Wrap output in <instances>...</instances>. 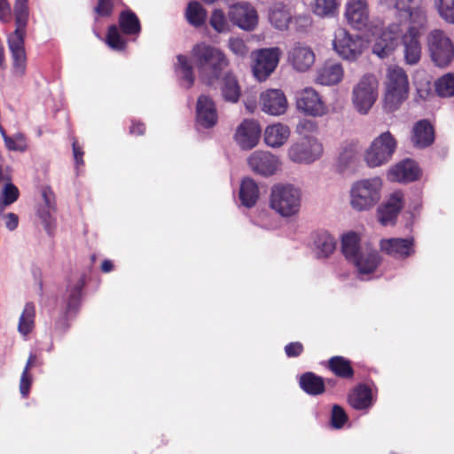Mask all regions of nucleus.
I'll return each mask as SVG.
<instances>
[{
    "label": "nucleus",
    "mask_w": 454,
    "mask_h": 454,
    "mask_svg": "<svg viewBox=\"0 0 454 454\" xmlns=\"http://www.w3.org/2000/svg\"><path fill=\"white\" fill-rule=\"evenodd\" d=\"M191 59L198 70L200 82L207 87H212L220 79L223 69L229 65V59L221 49L205 42L193 45Z\"/></svg>",
    "instance_id": "f257e3e1"
},
{
    "label": "nucleus",
    "mask_w": 454,
    "mask_h": 454,
    "mask_svg": "<svg viewBox=\"0 0 454 454\" xmlns=\"http://www.w3.org/2000/svg\"><path fill=\"white\" fill-rule=\"evenodd\" d=\"M13 11L16 27L8 35L7 44L12 59V72L13 75L22 77L27 70L25 39L29 18L28 0H15Z\"/></svg>",
    "instance_id": "f03ea898"
},
{
    "label": "nucleus",
    "mask_w": 454,
    "mask_h": 454,
    "mask_svg": "<svg viewBox=\"0 0 454 454\" xmlns=\"http://www.w3.org/2000/svg\"><path fill=\"white\" fill-rule=\"evenodd\" d=\"M86 285L87 275L84 272L81 274L74 284H71L70 280H67L66 307L54 322L52 334L62 338L69 331L71 328L70 319L75 317L80 311Z\"/></svg>",
    "instance_id": "7ed1b4c3"
},
{
    "label": "nucleus",
    "mask_w": 454,
    "mask_h": 454,
    "mask_svg": "<svg viewBox=\"0 0 454 454\" xmlns=\"http://www.w3.org/2000/svg\"><path fill=\"white\" fill-rule=\"evenodd\" d=\"M301 188L290 183H277L270 188V207L282 217L297 215L301 208Z\"/></svg>",
    "instance_id": "20e7f679"
},
{
    "label": "nucleus",
    "mask_w": 454,
    "mask_h": 454,
    "mask_svg": "<svg viewBox=\"0 0 454 454\" xmlns=\"http://www.w3.org/2000/svg\"><path fill=\"white\" fill-rule=\"evenodd\" d=\"M382 180L379 176L364 178L353 183L350 189V205L357 212L369 211L381 198Z\"/></svg>",
    "instance_id": "39448f33"
},
{
    "label": "nucleus",
    "mask_w": 454,
    "mask_h": 454,
    "mask_svg": "<svg viewBox=\"0 0 454 454\" xmlns=\"http://www.w3.org/2000/svg\"><path fill=\"white\" fill-rule=\"evenodd\" d=\"M366 31L367 36L370 35L375 37L372 53L380 59L387 58L401 44L403 33L398 23H390L386 27L371 24Z\"/></svg>",
    "instance_id": "423d86ee"
},
{
    "label": "nucleus",
    "mask_w": 454,
    "mask_h": 454,
    "mask_svg": "<svg viewBox=\"0 0 454 454\" xmlns=\"http://www.w3.org/2000/svg\"><path fill=\"white\" fill-rule=\"evenodd\" d=\"M397 148V140L390 131L382 132L375 137L364 153V160L369 168L380 167L390 160Z\"/></svg>",
    "instance_id": "0eeeda50"
},
{
    "label": "nucleus",
    "mask_w": 454,
    "mask_h": 454,
    "mask_svg": "<svg viewBox=\"0 0 454 454\" xmlns=\"http://www.w3.org/2000/svg\"><path fill=\"white\" fill-rule=\"evenodd\" d=\"M323 152V145L317 137L304 135L290 145L287 155L294 163L309 165L320 159Z\"/></svg>",
    "instance_id": "6e6552de"
},
{
    "label": "nucleus",
    "mask_w": 454,
    "mask_h": 454,
    "mask_svg": "<svg viewBox=\"0 0 454 454\" xmlns=\"http://www.w3.org/2000/svg\"><path fill=\"white\" fill-rule=\"evenodd\" d=\"M428 51L431 61L439 68H445L454 59V43L441 29L430 33Z\"/></svg>",
    "instance_id": "1a4fd4ad"
},
{
    "label": "nucleus",
    "mask_w": 454,
    "mask_h": 454,
    "mask_svg": "<svg viewBox=\"0 0 454 454\" xmlns=\"http://www.w3.org/2000/svg\"><path fill=\"white\" fill-rule=\"evenodd\" d=\"M378 98L377 81L372 74H365L353 88L352 102L356 110L366 114Z\"/></svg>",
    "instance_id": "9d476101"
},
{
    "label": "nucleus",
    "mask_w": 454,
    "mask_h": 454,
    "mask_svg": "<svg viewBox=\"0 0 454 454\" xmlns=\"http://www.w3.org/2000/svg\"><path fill=\"white\" fill-rule=\"evenodd\" d=\"M378 387L371 378L359 382L348 394L347 403L355 411H368L377 402Z\"/></svg>",
    "instance_id": "9b49d317"
},
{
    "label": "nucleus",
    "mask_w": 454,
    "mask_h": 454,
    "mask_svg": "<svg viewBox=\"0 0 454 454\" xmlns=\"http://www.w3.org/2000/svg\"><path fill=\"white\" fill-rule=\"evenodd\" d=\"M282 51L279 47L262 48L256 51L253 74L262 82L266 81L276 70L281 58Z\"/></svg>",
    "instance_id": "f8f14e48"
},
{
    "label": "nucleus",
    "mask_w": 454,
    "mask_h": 454,
    "mask_svg": "<svg viewBox=\"0 0 454 454\" xmlns=\"http://www.w3.org/2000/svg\"><path fill=\"white\" fill-rule=\"evenodd\" d=\"M404 205L405 200L403 192L400 189L395 190L389 194L386 200L378 206L376 209L378 222L382 226H395Z\"/></svg>",
    "instance_id": "ddd939ff"
},
{
    "label": "nucleus",
    "mask_w": 454,
    "mask_h": 454,
    "mask_svg": "<svg viewBox=\"0 0 454 454\" xmlns=\"http://www.w3.org/2000/svg\"><path fill=\"white\" fill-rule=\"evenodd\" d=\"M296 108L304 115L321 117L328 113V107L318 92L312 87H307L295 95Z\"/></svg>",
    "instance_id": "4468645a"
},
{
    "label": "nucleus",
    "mask_w": 454,
    "mask_h": 454,
    "mask_svg": "<svg viewBox=\"0 0 454 454\" xmlns=\"http://www.w3.org/2000/svg\"><path fill=\"white\" fill-rule=\"evenodd\" d=\"M251 170L262 177L274 176L280 169L282 162L279 158L269 151L257 150L247 158Z\"/></svg>",
    "instance_id": "2eb2a0df"
},
{
    "label": "nucleus",
    "mask_w": 454,
    "mask_h": 454,
    "mask_svg": "<svg viewBox=\"0 0 454 454\" xmlns=\"http://www.w3.org/2000/svg\"><path fill=\"white\" fill-rule=\"evenodd\" d=\"M415 239L412 235L405 238H388L380 240V250L398 260H405L416 254Z\"/></svg>",
    "instance_id": "dca6fc26"
},
{
    "label": "nucleus",
    "mask_w": 454,
    "mask_h": 454,
    "mask_svg": "<svg viewBox=\"0 0 454 454\" xmlns=\"http://www.w3.org/2000/svg\"><path fill=\"white\" fill-rule=\"evenodd\" d=\"M229 20L233 26L251 32L258 24V13L249 3H237L232 4L228 12Z\"/></svg>",
    "instance_id": "f3484780"
},
{
    "label": "nucleus",
    "mask_w": 454,
    "mask_h": 454,
    "mask_svg": "<svg viewBox=\"0 0 454 454\" xmlns=\"http://www.w3.org/2000/svg\"><path fill=\"white\" fill-rule=\"evenodd\" d=\"M262 137V128L257 120L244 119L234 134V141L243 151L254 149Z\"/></svg>",
    "instance_id": "a211bd4d"
},
{
    "label": "nucleus",
    "mask_w": 454,
    "mask_h": 454,
    "mask_svg": "<svg viewBox=\"0 0 454 454\" xmlns=\"http://www.w3.org/2000/svg\"><path fill=\"white\" fill-rule=\"evenodd\" d=\"M387 175L393 176V181L400 184H409L419 181L423 175V170L416 160L404 158L391 166Z\"/></svg>",
    "instance_id": "6ab92c4d"
},
{
    "label": "nucleus",
    "mask_w": 454,
    "mask_h": 454,
    "mask_svg": "<svg viewBox=\"0 0 454 454\" xmlns=\"http://www.w3.org/2000/svg\"><path fill=\"white\" fill-rule=\"evenodd\" d=\"M195 121L203 129L214 128L218 121V114L215 101L210 96H199L195 107Z\"/></svg>",
    "instance_id": "aec40b11"
},
{
    "label": "nucleus",
    "mask_w": 454,
    "mask_h": 454,
    "mask_svg": "<svg viewBox=\"0 0 454 454\" xmlns=\"http://www.w3.org/2000/svg\"><path fill=\"white\" fill-rule=\"evenodd\" d=\"M363 35H352L347 30H343L341 39L333 41V50L338 55L346 60H356L362 54Z\"/></svg>",
    "instance_id": "412c9836"
},
{
    "label": "nucleus",
    "mask_w": 454,
    "mask_h": 454,
    "mask_svg": "<svg viewBox=\"0 0 454 454\" xmlns=\"http://www.w3.org/2000/svg\"><path fill=\"white\" fill-rule=\"evenodd\" d=\"M262 111L270 115L283 114L288 103L284 91L280 89H269L260 95Z\"/></svg>",
    "instance_id": "4be33fe9"
},
{
    "label": "nucleus",
    "mask_w": 454,
    "mask_h": 454,
    "mask_svg": "<svg viewBox=\"0 0 454 454\" xmlns=\"http://www.w3.org/2000/svg\"><path fill=\"white\" fill-rule=\"evenodd\" d=\"M320 364L338 379L349 381L355 379L356 371L354 364L346 356L340 355L333 356L327 360L321 361Z\"/></svg>",
    "instance_id": "5701e85b"
},
{
    "label": "nucleus",
    "mask_w": 454,
    "mask_h": 454,
    "mask_svg": "<svg viewBox=\"0 0 454 454\" xmlns=\"http://www.w3.org/2000/svg\"><path fill=\"white\" fill-rule=\"evenodd\" d=\"M419 30L415 26H410L405 34H403L401 43L404 46V60L408 65H416L421 58V45L419 43Z\"/></svg>",
    "instance_id": "b1692460"
},
{
    "label": "nucleus",
    "mask_w": 454,
    "mask_h": 454,
    "mask_svg": "<svg viewBox=\"0 0 454 454\" xmlns=\"http://www.w3.org/2000/svg\"><path fill=\"white\" fill-rule=\"evenodd\" d=\"M411 133V142L415 148L425 149L434 143L435 129L428 119H421L416 121Z\"/></svg>",
    "instance_id": "393cba45"
},
{
    "label": "nucleus",
    "mask_w": 454,
    "mask_h": 454,
    "mask_svg": "<svg viewBox=\"0 0 454 454\" xmlns=\"http://www.w3.org/2000/svg\"><path fill=\"white\" fill-rule=\"evenodd\" d=\"M344 15L348 23L355 24L359 30L371 25L366 0H348Z\"/></svg>",
    "instance_id": "a878e982"
},
{
    "label": "nucleus",
    "mask_w": 454,
    "mask_h": 454,
    "mask_svg": "<svg viewBox=\"0 0 454 454\" xmlns=\"http://www.w3.org/2000/svg\"><path fill=\"white\" fill-rule=\"evenodd\" d=\"M310 238L317 249L316 254L318 259L329 258L336 249V239L327 230L313 231Z\"/></svg>",
    "instance_id": "bb28decb"
},
{
    "label": "nucleus",
    "mask_w": 454,
    "mask_h": 454,
    "mask_svg": "<svg viewBox=\"0 0 454 454\" xmlns=\"http://www.w3.org/2000/svg\"><path fill=\"white\" fill-rule=\"evenodd\" d=\"M177 63L175 65V73L178 78V83L185 90L193 87L196 80L193 62L184 54L176 56Z\"/></svg>",
    "instance_id": "cd10ccee"
},
{
    "label": "nucleus",
    "mask_w": 454,
    "mask_h": 454,
    "mask_svg": "<svg viewBox=\"0 0 454 454\" xmlns=\"http://www.w3.org/2000/svg\"><path fill=\"white\" fill-rule=\"evenodd\" d=\"M325 380L314 372H305L298 376L300 388L308 395L318 396L325 393Z\"/></svg>",
    "instance_id": "c85d7f7f"
},
{
    "label": "nucleus",
    "mask_w": 454,
    "mask_h": 454,
    "mask_svg": "<svg viewBox=\"0 0 454 454\" xmlns=\"http://www.w3.org/2000/svg\"><path fill=\"white\" fill-rule=\"evenodd\" d=\"M121 33L126 36H139L142 32V25L137 13L129 7H126L120 12L118 16V24H116Z\"/></svg>",
    "instance_id": "c756f323"
},
{
    "label": "nucleus",
    "mask_w": 454,
    "mask_h": 454,
    "mask_svg": "<svg viewBox=\"0 0 454 454\" xmlns=\"http://www.w3.org/2000/svg\"><path fill=\"white\" fill-rule=\"evenodd\" d=\"M289 59L293 67L298 72H306L315 62V54L309 46L297 43L292 50Z\"/></svg>",
    "instance_id": "7c9ffc66"
},
{
    "label": "nucleus",
    "mask_w": 454,
    "mask_h": 454,
    "mask_svg": "<svg viewBox=\"0 0 454 454\" xmlns=\"http://www.w3.org/2000/svg\"><path fill=\"white\" fill-rule=\"evenodd\" d=\"M290 136L287 125L278 122L268 125L264 130L263 141L266 145L278 148L283 145Z\"/></svg>",
    "instance_id": "2f4dec72"
},
{
    "label": "nucleus",
    "mask_w": 454,
    "mask_h": 454,
    "mask_svg": "<svg viewBox=\"0 0 454 454\" xmlns=\"http://www.w3.org/2000/svg\"><path fill=\"white\" fill-rule=\"evenodd\" d=\"M259 196L260 191L257 183L250 176L243 177L239 191L240 205L250 209L255 206Z\"/></svg>",
    "instance_id": "473e14b6"
},
{
    "label": "nucleus",
    "mask_w": 454,
    "mask_h": 454,
    "mask_svg": "<svg viewBox=\"0 0 454 454\" xmlns=\"http://www.w3.org/2000/svg\"><path fill=\"white\" fill-rule=\"evenodd\" d=\"M268 20L276 29L284 31L292 22V15L286 4L283 2H277L270 7Z\"/></svg>",
    "instance_id": "72a5a7b5"
},
{
    "label": "nucleus",
    "mask_w": 454,
    "mask_h": 454,
    "mask_svg": "<svg viewBox=\"0 0 454 454\" xmlns=\"http://www.w3.org/2000/svg\"><path fill=\"white\" fill-rule=\"evenodd\" d=\"M340 251L348 262H352L357 256L361 255L363 251L360 235L354 231L344 233L340 239Z\"/></svg>",
    "instance_id": "f704fd0d"
},
{
    "label": "nucleus",
    "mask_w": 454,
    "mask_h": 454,
    "mask_svg": "<svg viewBox=\"0 0 454 454\" xmlns=\"http://www.w3.org/2000/svg\"><path fill=\"white\" fill-rule=\"evenodd\" d=\"M382 256L380 253L372 248L364 257V253L357 256L351 263L356 268L359 275L373 274L382 262Z\"/></svg>",
    "instance_id": "c9c22d12"
},
{
    "label": "nucleus",
    "mask_w": 454,
    "mask_h": 454,
    "mask_svg": "<svg viewBox=\"0 0 454 454\" xmlns=\"http://www.w3.org/2000/svg\"><path fill=\"white\" fill-rule=\"evenodd\" d=\"M387 77L389 79V82L387 88L395 91L403 92V95L405 94L406 96H409V78L403 67L395 66L389 68Z\"/></svg>",
    "instance_id": "e433bc0d"
},
{
    "label": "nucleus",
    "mask_w": 454,
    "mask_h": 454,
    "mask_svg": "<svg viewBox=\"0 0 454 454\" xmlns=\"http://www.w3.org/2000/svg\"><path fill=\"white\" fill-rule=\"evenodd\" d=\"M207 12L203 5L197 0L188 3L185 10L187 22L192 27L199 28L205 25Z\"/></svg>",
    "instance_id": "4c0bfd02"
},
{
    "label": "nucleus",
    "mask_w": 454,
    "mask_h": 454,
    "mask_svg": "<svg viewBox=\"0 0 454 454\" xmlns=\"http://www.w3.org/2000/svg\"><path fill=\"white\" fill-rule=\"evenodd\" d=\"M223 84L222 87V95L225 101L237 103L241 96V90L238 79L229 71L223 77Z\"/></svg>",
    "instance_id": "58836bf2"
},
{
    "label": "nucleus",
    "mask_w": 454,
    "mask_h": 454,
    "mask_svg": "<svg viewBox=\"0 0 454 454\" xmlns=\"http://www.w3.org/2000/svg\"><path fill=\"white\" fill-rule=\"evenodd\" d=\"M125 36L116 24H111L107 27L104 42L111 50L122 51L128 45V39Z\"/></svg>",
    "instance_id": "ea45409f"
},
{
    "label": "nucleus",
    "mask_w": 454,
    "mask_h": 454,
    "mask_svg": "<svg viewBox=\"0 0 454 454\" xmlns=\"http://www.w3.org/2000/svg\"><path fill=\"white\" fill-rule=\"evenodd\" d=\"M35 306L34 302H26L18 324V332L21 335L26 336L33 331L35 327Z\"/></svg>",
    "instance_id": "a19ab883"
},
{
    "label": "nucleus",
    "mask_w": 454,
    "mask_h": 454,
    "mask_svg": "<svg viewBox=\"0 0 454 454\" xmlns=\"http://www.w3.org/2000/svg\"><path fill=\"white\" fill-rule=\"evenodd\" d=\"M434 92L441 98L454 97V72H449L434 82Z\"/></svg>",
    "instance_id": "79ce46f5"
},
{
    "label": "nucleus",
    "mask_w": 454,
    "mask_h": 454,
    "mask_svg": "<svg viewBox=\"0 0 454 454\" xmlns=\"http://www.w3.org/2000/svg\"><path fill=\"white\" fill-rule=\"evenodd\" d=\"M343 78V68L340 64H333L318 73L317 82L321 85L339 83Z\"/></svg>",
    "instance_id": "37998d69"
},
{
    "label": "nucleus",
    "mask_w": 454,
    "mask_h": 454,
    "mask_svg": "<svg viewBox=\"0 0 454 454\" xmlns=\"http://www.w3.org/2000/svg\"><path fill=\"white\" fill-rule=\"evenodd\" d=\"M409 96L387 88L383 98V109L387 114L397 111Z\"/></svg>",
    "instance_id": "c03bdc74"
},
{
    "label": "nucleus",
    "mask_w": 454,
    "mask_h": 454,
    "mask_svg": "<svg viewBox=\"0 0 454 454\" xmlns=\"http://www.w3.org/2000/svg\"><path fill=\"white\" fill-rule=\"evenodd\" d=\"M348 421V415L345 409L338 404L332 405L329 426L331 428L340 430L344 427L345 424Z\"/></svg>",
    "instance_id": "a18cd8bd"
},
{
    "label": "nucleus",
    "mask_w": 454,
    "mask_h": 454,
    "mask_svg": "<svg viewBox=\"0 0 454 454\" xmlns=\"http://www.w3.org/2000/svg\"><path fill=\"white\" fill-rule=\"evenodd\" d=\"M340 3L338 0H316L314 13L321 16H333L337 13Z\"/></svg>",
    "instance_id": "49530a36"
},
{
    "label": "nucleus",
    "mask_w": 454,
    "mask_h": 454,
    "mask_svg": "<svg viewBox=\"0 0 454 454\" xmlns=\"http://www.w3.org/2000/svg\"><path fill=\"white\" fill-rule=\"evenodd\" d=\"M51 207L40 206L37 208L36 215L40 218L43 229L50 237H53L56 230V220L52 217Z\"/></svg>",
    "instance_id": "de8ad7c7"
},
{
    "label": "nucleus",
    "mask_w": 454,
    "mask_h": 454,
    "mask_svg": "<svg viewBox=\"0 0 454 454\" xmlns=\"http://www.w3.org/2000/svg\"><path fill=\"white\" fill-rule=\"evenodd\" d=\"M209 24L218 34L230 30L225 13L222 9H215L209 19Z\"/></svg>",
    "instance_id": "09e8293b"
},
{
    "label": "nucleus",
    "mask_w": 454,
    "mask_h": 454,
    "mask_svg": "<svg viewBox=\"0 0 454 454\" xmlns=\"http://www.w3.org/2000/svg\"><path fill=\"white\" fill-rule=\"evenodd\" d=\"M4 142L9 151L24 153L27 150L26 137L21 132H17L14 137H6Z\"/></svg>",
    "instance_id": "8fccbe9b"
},
{
    "label": "nucleus",
    "mask_w": 454,
    "mask_h": 454,
    "mask_svg": "<svg viewBox=\"0 0 454 454\" xmlns=\"http://www.w3.org/2000/svg\"><path fill=\"white\" fill-rule=\"evenodd\" d=\"M354 158L355 151L353 148L350 146L344 147L337 159L336 172L339 174H344L349 168Z\"/></svg>",
    "instance_id": "3c124183"
},
{
    "label": "nucleus",
    "mask_w": 454,
    "mask_h": 454,
    "mask_svg": "<svg viewBox=\"0 0 454 454\" xmlns=\"http://www.w3.org/2000/svg\"><path fill=\"white\" fill-rule=\"evenodd\" d=\"M6 180H7V182L3 185V187L0 191V199L6 201L10 205H12L19 200L20 190L11 181L10 176H7Z\"/></svg>",
    "instance_id": "603ef678"
},
{
    "label": "nucleus",
    "mask_w": 454,
    "mask_h": 454,
    "mask_svg": "<svg viewBox=\"0 0 454 454\" xmlns=\"http://www.w3.org/2000/svg\"><path fill=\"white\" fill-rule=\"evenodd\" d=\"M440 17L450 24H454V0H435Z\"/></svg>",
    "instance_id": "864d4df0"
},
{
    "label": "nucleus",
    "mask_w": 454,
    "mask_h": 454,
    "mask_svg": "<svg viewBox=\"0 0 454 454\" xmlns=\"http://www.w3.org/2000/svg\"><path fill=\"white\" fill-rule=\"evenodd\" d=\"M406 20H408L411 26H415L419 28L422 27L427 20L425 12L420 6L411 7L409 12L404 15Z\"/></svg>",
    "instance_id": "5fc2aeb1"
},
{
    "label": "nucleus",
    "mask_w": 454,
    "mask_h": 454,
    "mask_svg": "<svg viewBox=\"0 0 454 454\" xmlns=\"http://www.w3.org/2000/svg\"><path fill=\"white\" fill-rule=\"evenodd\" d=\"M114 11V0H97L93 13L98 16H112Z\"/></svg>",
    "instance_id": "6e6d98bb"
},
{
    "label": "nucleus",
    "mask_w": 454,
    "mask_h": 454,
    "mask_svg": "<svg viewBox=\"0 0 454 454\" xmlns=\"http://www.w3.org/2000/svg\"><path fill=\"white\" fill-rule=\"evenodd\" d=\"M318 130V124L314 120L301 119L296 125V132L300 135H306V133H317Z\"/></svg>",
    "instance_id": "4d7b16f0"
},
{
    "label": "nucleus",
    "mask_w": 454,
    "mask_h": 454,
    "mask_svg": "<svg viewBox=\"0 0 454 454\" xmlns=\"http://www.w3.org/2000/svg\"><path fill=\"white\" fill-rule=\"evenodd\" d=\"M33 384L31 372H22L20 380V393L23 398L28 397Z\"/></svg>",
    "instance_id": "13d9d810"
},
{
    "label": "nucleus",
    "mask_w": 454,
    "mask_h": 454,
    "mask_svg": "<svg viewBox=\"0 0 454 454\" xmlns=\"http://www.w3.org/2000/svg\"><path fill=\"white\" fill-rule=\"evenodd\" d=\"M294 29L298 33H307L312 25V20L309 15H299L294 18Z\"/></svg>",
    "instance_id": "bf43d9fd"
},
{
    "label": "nucleus",
    "mask_w": 454,
    "mask_h": 454,
    "mask_svg": "<svg viewBox=\"0 0 454 454\" xmlns=\"http://www.w3.org/2000/svg\"><path fill=\"white\" fill-rule=\"evenodd\" d=\"M285 353L288 358L300 356L303 351V344L300 341H292L285 346Z\"/></svg>",
    "instance_id": "052dcab7"
},
{
    "label": "nucleus",
    "mask_w": 454,
    "mask_h": 454,
    "mask_svg": "<svg viewBox=\"0 0 454 454\" xmlns=\"http://www.w3.org/2000/svg\"><path fill=\"white\" fill-rule=\"evenodd\" d=\"M431 92L432 90L430 82H427L424 84H421L420 87H416V94L414 96L413 101L417 104H419L420 100L426 101L431 95Z\"/></svg>",
    "instance_id": "680f3d73"
},
{
    "label": "nucleus",
    "mask_w": 454,
    "mask_h": 454,
    "mask_svg": "<svg viewBox=\"0 0 454 454\" xmlns=\"http://www.w3.org/2000/svg\"><path fill=\"white\" fill-rule=\"evenodd\" d=\"M423 208L422 198L419 195L415 196L413 199H411L409 203V207L405 211V214H412L413 215H417L419 218L420 216V212Z\"/></svg>",
    "instance_id": "e2e57ef3"
},
{
    "label": "nucleus",
    "mask_w": 454,
    "mask_h": 454,
    "mask_svg": "<svg viewBox=\"0 0 454 454\" xmlns=\"http://www.w3.org/2000/svg\"><path fill=\"white\" fill-rule=\"evenodd\" d=\"M146 130L145 123L140 120L132 118L129 127V134L131 136H143Z\"/></svg>",
    "instance_id": "0e129e2a"
},
{
    "label": "nucleus",
    "mask_w": 454,
    "mask_h": 454,
    "mask_svg": "<svg viewBox=\"0 0 454 454\" xmlns=\"http://www.w3.org/2000/svg\"><path fill=\"white\" fill-rule=\"evenodd\" d=\"M72 149H73V156H74L75 168H78L79 166L84 165V160H83L84 152H83L82 148L79 145L77 140H75V139H74V141L72 143Z\"/></svg>",
    "instance_id": "69168bd1"
},
{
    "label": "nucleus",
    "mask_w": 454,
    "mask_h": 454,
    "mask_svg": "<svg viewBox=\"0 0 454 454\" xmlns=\"http://www.w3.org/2000/svg\"><path fill=\"white\" fill-rule=\"evenodd\" d=\"M6 219L5 227L8 231H13L18 228L19 216L15 213L9 212L4 215Z\"/></svg>",
    "instance_id": "338daca9"
},
{
    "label": "nucleus",
    "mask_w": 454,
    "mask_h": 454,
    "mask_svg": "<svg viewBox=\"0 0 454 454\" xmlns=\"http://www.w3.org/2000/svg\"><path fill=\"white\" fill-rule=\"evenodd\" d=\"M413 0H395V8L400 16H403V13L405 15L407 12L411 9V4Z\"/></svg>",
    "instance_id": "774afa93"
}]
</instances>
